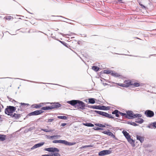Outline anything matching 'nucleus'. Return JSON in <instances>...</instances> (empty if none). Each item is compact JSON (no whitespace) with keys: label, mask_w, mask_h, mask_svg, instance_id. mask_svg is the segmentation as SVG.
<instances>
[{"label":"nucleus","mask_w":156,"mask_h":156,"mask_svg":"<svg viewBox=\"0 0 156 156\" xmlns=\"http://www.w3.org/2000/svg\"><path fill=\"white\" fill-rule=\"evenodd\" d=\"M16 109V107L11 106H8L5 108V112L6 114L10 116L14 112H15Z\"/></svg>","instance_id":"f257e3e1"},{"label":"nucleus","mask_w":156,"mask_h":156,"mask_svg":"<svg viewBox=\"0 0 156 156\" xmlns=\"http://www.w3.org/2000/svg\"><path fill=\"white\" fill-rule=\"evenodd\" d=\"M111 75L112 76L115 77H119L120 76V75L119 73L115 72V71H112V72Z\"/></svg>","instance_id":"b1692460"},{"label":"nucleus","mask_w":156,"mask_h":156,"mask_svg":"<svg viewBox=\"0 0 156 156\" xmlns=\"http://www.w3.org/2000/svg\"><path fill=\"white\" fill-rule=\"evenodd\" d=\"M19 104H20L21 105L19 106V108L20 111L22 112L23 111V107L25 106H28L29 105L28 104H26L23 103H18Z\"/></svg>","instance_id":"f3484780"},{"label":"nucleus","mask_w":156,"mask_h":156,"mask_svg":"<svg viewBox=\"0 0 156 156\" xmlns=\"http://www.w3.org/2000/svg\"><path fill=\"white\" fill-rule=\"evenodd\" d=\"M52 142L53 143H59L60 144H63L69 146L74 145L76 144L75 143H71L69 142L66 140H54Z\"/></svg>","instance_id":"f03ea898"},{"label":"nucleus","mask_w":156,"mask_h":156,"mask_svg":"<svg viewBox=\"0 0 156 156\" xmlns=\"http://www.w3.org/2000/svg\"><path fill=\"white\" fill-rule=\"evenodd\" d=\"M52 155H53V156H60L61 155L58 153V152H55L53 153V154Z\"/></svg>","instance_id":"c03bdc74"},{"label":"nucleus","mask_w":156,"mask_h":156,"mask_svg":"<svg viewBox=\"0 0 156 156\" xmlns=\"http://www.w3.org/2000/svg\"><path fill=\"white\" fill-rule=\"evenodd\" d=\"M147 127L150 128V129H152L153 127V126H152V124L151 123L148 126H147Z\"/></svg>","instance_id":"09e8293b"},{"label":"nucleus","mask_w":156,"mask_h":156,"mask_svg":"<svg viewBox=\"0 0 156 156\" xmlns=\"http://www.w3.org/2000/svg\"><path fill=\"white\" fill-rule=\"evenodd\" d=\"M132 125L133 126H138V125L136 124V123L134 122H133Z\"/></svg>","instance_id":"3c124183"},{"label":"nucleus","mask_w":156,"mask_h":156,"mask_svg":"<svg viewBox=\"0 0 156 156\" xmlns=\"http://www.w3.org/2000/svg\"><path fill=\"white\" fill-rule=\"evenodd\" d=\"M93 111L103 116L107 117L109 119H114V117L112 116L106 112L97 110Z\"/></svg>","instance_id":"7ed1b4c3"},{"label":"nucleus","mask_w":156,"mask_h":156,"mask_svg":"<svg viewBox=\"0 0 156 156\" xmlns=\"http://www.w3.org/2000/svg\"><path fill=\"white\" fill-rule=\"evenodd\" d=\"M41 156H53V155H50L48 154H45L42 155Z\"/></svg>","instance_id":"6e6d98bb"},{"label":"nucleus","mask_w":156,"mask_h":156,"mask_svg":"<svg viewBox=\"0 0 156 156\" xmlns=\"http://www.w3.org/2000/svg\"><path fill=\"white\" fill-rule=\"evenodd\" d=\"M83 125L88 127H93L94 125L91 123L86 122L83 123Z\"/></svg>","instance_id":"cd10ccee"},{"label":"nucleus","mask_w":156,"mask_h":156,"mask_svg":"<svg viewBox=\"0 0 156 156\" xmlns=\"http://www.w3.org/2000/svg\"><path fill=\"white\" fill-rule=\"evenodd\" d=\"M124 83H125L127 85V87H128L130 85H132V82L130 80H126L124 82Z\"/></svg>","instance_id":"393cba45"},{"label":"nucleus","mask_w":156,"mask_h":156,"mask_svg":"<svg viewBox=\"0 0 156 156\" xmlns=\"http://www.w3.org/2000/svg\"><path fill=\"white\" fill-rule=\"evenodd\" d=\"M122 85H123L122 87H127V86H126L127 85H126L125 83H124V84H122Z\"/></svg>","instance_id":"680f3d73"},{"label":"nucleus","mask_w":156,"mask_h":156,"mask_svg":"<svg viewBox=\"0 0 156 156\" xmlns=\"http://www.w3.org/2000/svg\"><path fill=\"white\" fill-rule=\"evenodd\" d=\"M78 101V100H72L67 101V103L73 106H74L76 108Z\"/></svg>","instance_id":"f8f14e48"},{"label":"nucleus","mask_w":156,"mask_h":156,"mask_svg":"<svg viewBox=\"0 0 156 156\" xmlns=\"http://www.w3.org/2000/svg\"><path fill=\"white\" fill-rule=\"evenodd\" d=\"M41 130L43 131L44 132H53L54 130V129H42Z\"/></svg>","instance_id":"7c9ffc66"},{"label":"nucleus","mask_w":156,"mask_h":156,"mask_svg":"<svg viewBox=\"0 0 156 156\" xmlns=\"http://www.w3.org/2000/svg\"><path fill=\"white\" fill-rule=\"evenodd\" d=\"M138 2L139 5L141 6V8H142L143 9H146L147 7L145 6L144 5H143L142 4H141V2L138 1Z\"/></svg>","instance_id":"4c0bfd02"},{"label":"nucleus","mask_w":156,"mask_h":156,"mask_svg":"<svg viewBox=\"0 0 156 156\" xmlns=\"http://www.w3.org/2000/svg\"><path fill=\"white\" fill-rule=\"evenodd\" d=\"M21 115L20 114L14 113L13 114L11 115L10 116L12 118H14L15 119H17L21 117Z\"/></svg>","instance_id":"dca6fc26"},{"label":"nucleus","mask_w":156,"mask_h":156,"mask_svg":"<svg viewBox=\"0 0 156 156\" xmlns=\"http://www.w3.org/2000/svg\"><path fill=\"white\" fill-rule=\"evenodd\" d=\"M138 118H141L142 117V115L140 114H138Z\"/></svg>","instance_id":"4d7b16f0"},{"label":"nucleus","mask_w":156,"mask_h":156,"mask_svg":"<svg viewBox=\"0 0 156 156\" xmlns=\"http://www.w3.org/2000/svg\"><path fill=\"white\" fill-rule=\"evenodd\" d=\"M132 86L134 87H138L140 86V84L139 83L136 82H132Z\"/></svg>","instance_id":"c756f323"},{"label":"nucleus","mask_w":156,"mask_h":156,"mask_svg":"<svg viewBox=\"0 0 156 156\" xmlns=\"http://www.w3.org/2000/svg\"><path fill=\"white\" fill-rule=\"evenodd\" d=\"M88 103H90L91 104H94L95 103V100L96 99L94 98H89L88 99Z\"/></svg>","instance_id":"5701e85b"},{"label":"nucleus","mask_w":156,"mask_h":156,"mask_svg":"<svg viewBox=\"0 0 156 156\" xmlns=\"http://www.w3.org/2000/svg\"><path fill=\"white\" fill-rule=\"evenodd\" d=\"M152 126L154 128H156V122H154L152 123Z\"/></svg>","instance_id":"8fccbe9b"},{"label":"nucleus","mask_w":156,"mask_h":156,"mask_svg":"<svg viewBox=\"0 0 156 156\" xmlns=\"http://www.w3.org/2000/svg\"><path fill=\"white\" fill-rule=\"evenodd\" d=\"M52 110L51 106H46L42 107L41 108V110Z\"/></svg>","instance_id":"412c9836"},{"label":"nucleus","mask_w":156,"mask_h":156,"mask_svg":"<svg viewBox=\"0 0 156 156\" xmlns=\"http://www.w3.org/2000/svg\"><path fill=\"white\" fill-rule=\"evenodd\" d=\"M99 127H95L93 128V129L95 130H99Z\"/></svg>","instance_id":"864d4df0"},{"label":"nucleus","mask_w":156,"mask_h":156,"mask_svg":"<svg viewBox=\"0 0 156 156\" xmlns=\"http://www.w3.org/2000/svg\"><path fill=\"white\" fill-rule=\"evenodd\" d=\"M7 98H8V99H9V101H12V102H13V101H14L15 102H16L17 103H18V102H17V101H16L12 99L9 97L8 96L7 97Z\"/></svg>","instance_id":"37998d69"},{"label":"nucleus","mask_w":156,"mask_h":156,"mask_svg":"<svg viewBox=\"0 0 156 156\" xmlns=\"http://www.w3.org/2000/svg\"><path fill=\"white\" fill-rule=\"evenodd\" d=\"M5 78H10V79H20V80H23L24 81H27L28 82H32V83H38V82H35V81H34L29 80H25V79H22L19 78H13L9 77L0 78V79H5Z\"/></svg>","instance_id":"2eb2a0df"},{"label":"nucleus","mask_w":156,"mask_h":156,"mask_svg":"<svg viewBox=\"0 0 156 156\" xmlns=\"http://www.w3.org/2000/svg\"><path fill=\"white\" fill-rule=\"evenodd\" d=\"M6 138V135L0 134V141H4L5 140Z\"/></svg>","instance_id":"a878e982"},{"label":"nucleus","mask_w":156,"mask_h":156,"mask_svg":"<svg viewBox=\"0 0 156 156\" xmlns=\"http://www.w3.org/2000/svg\"><path fill=\"white\" fill-rule=\"evenodd\" d=\"M92 68V69L96 72L98 71L100 69L99 67L96 66H93Z\"/></svg>","instance_id":"c85d7f7f"},{"label":"nucleus","mask_w":156,"mask_h":156,"mask_svg":"<svg viewBox=\"0 0 156 156\" xmlns=\"http://www.w3.org/2000/svg\"><path fill=\"white\" fill-rule=\"evenodd\" d=\"M19 111H20V108H18L17 110L16 111V113H18L19 112Z\"/></svg>","instance_id":"774afa93"},{"label":"nucleus","mask_w":156,"mask_h":156,"mask_svg":"<svg viewBox=\"0 0 156 156\" xmlns=\"http://www.w3.org/2000/svg\"><path fill=\"white\" fill-rule=\"evenodd\" d=\"M119 112V111L118 110L116 109L112 112V114L113 115H115L116 117H119L120 116L119 115H120Z\"/></svg>","instance_id":"a211bd4d"},{"label":"nucleus","mask_w":156,"mask_h":156,"mask_svg":"<svg viewBox=\"0 0 156 156\" xmlns=\"http://www.w3.org/2000/svg\"><path fill=\"white\" fill-rule=\"evenodd\" d=\"M67 125V124L66 123H62L61 124V126H65L66 125Z\"/></svg>","instance_id":"13d9d810"},{"label":"nucleus","mask_w":156,"mask_h":156,"mask_svg":"<svg viewBox=\"0 0 156 156\" xmlns=\"http://www.w3.org/2000/svg\"><path fill=\"white\" fill-rule=\"evenodd\" d=\"M87 145V147H93V145Z\"/></svg>","instance_id":"0e129e2a"},{"label":"nucleus","mask_w":156,"mask_h":156,"mask_svg":"<svg viewBox=\"0 0 156 156\" xmlns=\"http://www.w3.org/2000/svg\"><path fill=\"white\" fill-rule=\"evenodd\" d=\"M63 21L64 22H66L67 23H70V24H71V23L69 22H67L66 20H63Z\"/></svg>","instance_id":"338daca9"},{"label":"nucleus","mask_w":156,"mask_h":156,"mask_svg":"<svg viewBox=\"0 0 156 156\" xmlns=\"http://www.w3.org/2000/svg\"><path fill=\"white\" fill-rule=\"evenodd\" d=\"M110 149H111V148H110L109 150H104L100 151L98 153V155L104 156L111 154L112 153V151L110 150Z\"/></svg>","instance_id":"0eeeda50"},{"label":"nucleus","mask_w":156,"mask_h":156,"mask_svg":"<svg viewBox=\"0 0 156 156\" xmlns=\"http://www.w3.org/2000/svg\"><path fill=\"white\" fill-rule=\"evenodd\" d=\"M144 121V120L142 118H138L135 121L136 123L139 124H141L143 123Z\"/></svg>","instance_id":"bb28decb"},{"label":"nucleus","mask_w":156,"mask_h":156,"mask_svg":"<svg viewBox=\"0 0 156 156\" xmlns=\"http://www.w3.org/2000/svg\"><path fill=\"white\" fill-rule=\"evenodd\" d=\"M102 133L104 134L108 135V136L112 137V138L114 139L115 140H118L117 138L115 137V135L113 133L111 132L109 129H108L107 131H103Z\"/></svg>","instance_id":"6e6552de"},{"label":"nucleus","mask_w":156,"mask_h":156,"mask_svg":"<svg viewBox=\"0 0 156 156\" xmlns=\"http://www.w3.org/2000/svg\"><path fill=\"white\" fill-rule=\"evenodd\" d=\"M44 103H40L39 104H35L32 105V106L34 105V108H39L42 106Z\"/></svg>","instance_id":"aec40b11"},{"label":"nucleus","mask_w":156,"mask_h":156,"mask_svg":"<svg viewBox=\"0 0 156 156\" xmlns=\"http://www.w3.org/2000/svg\"><path fill=\"white\" fill-rule=\"evenodd\" d=\"M54 120V119H48L46 121V122H52Z\"/></svg>","instance_id":"49530a36"},{"label":"nucleus","mask_w":156,"mask_h":156,"mask_svg":"<svg viewBox=\"0 0 156 156\" xmlns=\"http://www.w3.org/2000/svg\"><path fill=\"white\" fill-rule=\"evenodd\" d=\"M112 71L105 69L104 70L103 73L105 74H109L112 73Z\"/></svg>","instance_id":"72a5a7b5"},{"label":"nucleus","mask_w":156,"mask_h":156,"mask_svg":"<svg viewBox=\"0 0 156 156\" xmlns=\"http://www.w3.org/2000/svg\"><path fill=\"white\" fill-rule=\"evenodd\" d=\"M126 112V118L129 119H133L134 113L132 111L127 110Z\"/></svg>","instance_id":"9b49d317"},{"label":"nucleus","mask_w":156,"mask_h":156,"mask_svg":"<svg viewBox=\"0 0 156 156\" xmlns=\"http://www.w3.org/2000/svg\"><path fill=\"white\" fill-rule=\"evenodd\" d=\"M144 114L147 117L151 118L154 115V113L153 111L150 110H147L144 112Z\"/></svg>","instance_id":"1a4fd4ad"},{"label":"nucleus","mask_w":156,"mask_h":156,"mask_svg":"<svg viewBox=\"0 0 156 156\" xmlns=\"http://www.w3.org/2000/svg\"><path fill=\"white\" fill-rule=\"evenodd\" d=\"M92 108L100 110H108L110 108L109 106H105L104 105H92Z\"/></svg>","instance_id":"20e7f679"},{"label":"nucleus","mask_w":156,"mask_h":156,"mask_svg":"<svg viewBox=\"0 0 156 156\" xmlns=\"http://www.w3.org/2000/svg\"><path fill=\"white\" fill-rule=\"evenodd\" d=\"M114 54H118V55H129V56H134V57H140V56H134V55H127V54H118V53H115Z\"/></svg>","instance_id":"e433bc0d"},{"label":"nucleus","mask_w":156,"mask_h":156,"mask_svg":"<svg viewBox=\"0 0 156 156\" xmlns=\"http://www.w3.org/2000/svg\"><path fill=\"white\" fill-rule=\"evenodd\" d=\"M52 152H57L59 151V150L56 147H51Z\"/></svg>","instance_id":"c9c22d12"},{"label":"nucleus","mask_w":156,"mask_h":156,"mask_svg":"<svg viewBox=\"0 0 156 156\" xmlns=\"http://www.w3.org/2000/svg\"><path fill=\"white\" fill-rule=\"evenodd\" d=\"M45 103L46 104H50L51 105V106L52 109L55 108H58L59 107H61L62 106V105L58 102H46Z\"/></svg>","instance_id":"423d86ee"},{"label":"nucleus","mask_w":156,"mask_h":156,"mask_svg":"<svg viewBox=\"0 0 156 156\" xmlns=\"http://www.w3.org/2000/svg\"><path fill=\"white\" fill-rule=\"evenodd\" d=\"M119 114L120 115H121V116H122L123 117H124L126 118V113H124L122 112H120L119 111Z\"/></svg>","instance_id":"58836bf2"},{"label":"nucleus","mask_w":156,"mask_h":156,"mask_svg":"<svg viewBox=\"0 0 156 156\" xmlns=\"http://www.w3.org/2000/svg\"><path fill=\"white\" fill-rule=\"evenodd\" d=\"M59 119H63L64 120H66L67 119V117L65 116H58L57 117Z\"/></svg>","instance_id":"2f4dec72"},{"label":"nucleus","mask_w":156,"mask_h":156,"mask_svg":"<svg viewBox=\"0 0 156 156\" xmlns=\"http://www.w3.org/2000/svg\"><path fill=\"white\" fill-rule=\"evenodd\" d=\"M44 112V111L41 110H39L35 111H34L32 112L29 113L28 115L29 116H30L31 115H39Z\"/></svg>","instance_id":"9d476101"},{"label":"nucleus","mask_w":156,"mask_h":156,"mask_svg":"<svg viewBox=\"0 0 156 156\" xmlns=\"http://www.w3.org/2000/svg\"><path fill=\"white\" fill-rule=\"evenodd\" d=\"M138 114H135L134 113L133 116V119H134L135 118H138Z\"/></svg>","instance_id":"a18cd8bd"},{"label":"nucleus","mask_w":156,"mask_h":156,"mask_svg":"<svg viewBox=\"0 0 156 156\" xmlns=\"http://www.w3.org/2000/svg\"><path fill=\"white\" fill-rule=\"evenodd\" d=\"M128 141L132 147H134L135 146V141L132 139L130 138V139L128 140Z\"/></svg>","instance_id":"4be33fe9"},{"label":"nucleus","mask_w":156,"mask_h":156,"mask_svg":"<svg viewBox=\"0 0 156 156\" xmlns=\"http://www.w3.org/2000/svg\"><path fill=\"white\" fill-rule=\"evenodd\" d=\"M44 150L45 151H47L50 152H52L51 147L45 148L44 149Z\"/></svg>","instance_id":"79ce46f5"},{"label":"nucleus","mask_w":156,"mask_h":156,"mask_svg":"<svg viewBox=\"0 0 156 156\" xmlns=\"http://www.w3.org/2000/svg\"><path fill=\"white\" fill-rule=\"evenodd\" d=\"M85 107H87L89 108H92V105H88L87 104H86L85 103Z\"/></svg>","instance_id":"de8ad7c7"},{"label":"nucleus","mask_w":156,"mask_h":156,"mask_svg":"<svg viewBox=\"0 0 156 156\" xmlns=\"http://www.w3.org/2000/svg\"><path fill=\"white\" fill-rule=\"evenodd\" d=\"M132 122H132V121H127L126 122V123L127 124H129V125H132Z\"/></svg>","instance_id":"603ef678"},{"label":"nucleus","mask_w":156,"mask_h":156,"mask_svg":"<svg viewBox=\"0 0 156 156\" xmlns=\"http://www.w3.org/2000/svg\"><path fill=\"white\" fill-rule=\"evenodd\" d=\"M122 133L123 134L124 136L127 140V141L131 138L130 136L129 135V134L126 131L123 130L122 131Z\"/></svg>","instance_id":"ddd939ff"},{"label":"nucleus","mask_w":156,"mask_h":156,"mask_svg":"<svg viewBox=\"0 0 156 156\" xmlns=\"http://www.w3.org/2000/svg\"><path fill=\"white\" fill-rule=\"evenodd\" d=\"M65 20H69L70 21H72V22H74V21H73V20H69V19H67V18H64Z\"/></svg>","instance_id":"052dcab7"},{"label":"nucleus","mask_w":156,"mask_h":156,"mask_svg":"<svg viewBox=\"0 0 156 156\" xmlns=\"http://www.w3.org/2000/svg\"><path fill=\"white\" fill-rule=\"evenodd\" d=\"M4 19L9 20H13V18L11 16H9L5 17L4 18Z\"/></svg>","instance_id":"f704fd0d"},{"label":"nucleus","mask_w":156,"mask_h":156,"mask_svg":"<svg viewBox=\"0 0 156 156\" xmlns=\"http://www.w3.org/2000/svg\"><path fill=\"white\" fill-rule=\"evenodd\" d=\"M136 138L137 140H139L141 143H143L144 141V137L137 135Z\"/></svg>","instance_id":"6ab92c4d"},{"label":"nucleus","mask_w":156,"mask_h":156,"mask_svg":"<svg viewBox=\"0 0 156 156\" xmlns=\"http://www.w3.org/2000/svg\"><path fill=\"white\" fill-rule=\"evenodd\" d=\"M86 147H87V145L83 146L80 147V148L83 149Z\"/></svg>","instance_id":"5fc2aeb1"},{"label":"nucleus","mask_w":156,"mask_h":156,"mask_svg":"<svg viewBox=\"0 0 156 156\" xmlns=\"http://www.w3.org/2000/svg\"><path fill=\"white\" fill-rule=\"evenodd\" d=\"M81 35L82 36V37H87V34H81Z\"/></svg>","instance_id":"bf43d9fd"},{"label":"nucleus","mask_w":156,"mask_h":156,"mask_svg":"<svg viewBox=\"0 0 156 156\" xmlns=\"http://www.w3.org/2000/svg\"><path fill=\"white\" fill-rule=\"evenodd\" d=\"M59 41L60 43H61L64 46H66L67 47H68V44L66 43L64 41H61L60 40Z\"/></svg>","instance_id":"a19ab883"},{"label":"nucleus","mask_w":156,"mask_h":156,"mask_svg":"<svg viewBox=\"0 0 156 156\" xmlns=\"http://www.w3.org/2000/svg\"><path fill=\"white\" fill-rule=\"evenodd\" d=\"M145 85L143 83H141L140 84V86H144Z\"/></svg>","instance_id":"69168bd1"},{"label":"nucleus","mask_w":156,"mask_h":156,"mask_svg":"<svg viewBox=\"0 0 156 156\" xmlns=\"http://www.w3.org/2000/svg\"><path fill=\"white\" fill-rule=\"evenodd\" d=\"M85 103L83 101L78 100L76 108L81 110H83L85 108Z\"/></svg>","instance_id":"39448f33"},{"label":"nucleus","mask_w":156,"mask_h":156,"mask_svg":"<svg viewBox=\"0 0 156 156\" xmlns=\"http://www.w3.org/2000/svg\"><path fill=\"white\" fill-rule=\"evenodd\" d=\"M59 136H60L59 135H53V136H48L47 137H48V139H53L55 138L58 137H59Z\"/></svg>","instance_id":"473e14b6"},{"label":"nucleus","mask_w":156,"mask_h":156,"mask_svg":"<svg viewBox=\"0 0 156 156\" xmlns=\"http://www.w3.org/2000/svg\"><path fill=\"white\" fill-rule=\"evenodd\" d=\"M44 144V142H41L36 144L31 147V149L33 150L34 149L37 148V147H40L43 146Z\"/></svg>","instance_id":"4468645a"},{"label":"nucleus","mask_w":156,"mask_h":156,"mask_svg":"<svg viewBox=\"0 0 156 156\" xmlns=\"http://www.w3.org/2000/svg\"><path fill=\"white\" fill-rule=\"evenodd\" d=\"M95 125L96 126H98L100 127L101 128H103V127H105V125L99 124V123H98V124H95Z\"/></svg>","instance_id":"ea45409f"},{"label":"nucleus","mask_w":156,"mask_h":156,"mask_svg":"<svg viewBox=\"0 0 156 156\" xmlns=\"http://www.w3.org/2000/svg\"><path fill=\"white\" fill-rule=\"evenodd\" d=\"M118 85L121 87H122L123 86L122 83H118Z\"/></svg>","instance_id":"e2e57ef3"}]
</instances>
